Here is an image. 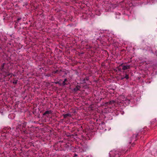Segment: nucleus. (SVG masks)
Returning a JSON list of instances; mask_svg holds the SVG:
<instances>
[{"label": "nucleus", "instance_id": "nucleus-14", "mask_svg": "<svg viewBox=\"0 0 157 157\" xmlns=\"http://www.w3.org/2000/svg\"><path fill=\"white\" fill-rule=\"evenodd\" d=\"M74 157H76V156H77V155L76 154H74Z\"/></svg>", "mask_w": 157, "mask_h": 157}, {"label": "nucleus", "instance_id": "nucleus-7", "mask_svg": "<svg viewBox=\"0 0 157 157\" xmlns=\"http://www.w3.org/2000/svg\"><path fill=\"white\" fill-rule=\"evenodd\" d=\"M124 78H125L126 79H128L129 78L128 75V74H125V76L124 77ZM123 78H122V79H123Z\"/></svg>", "mask_w": 157, "mask_h": 157}, {"label": "nucleus", "instance_id": "nucleus-11", "mask_svg": "<svg viewBox=\"0 0 157 157\" xmlns=\"http://www.w3.org/2000/svg\"><path fill=\"white\" fill-rule=\"evenodd\" d=\"M67 84L65 83V82H64V81L63 82V83H62V85L63 86Z\"/></svg>", "mask_w": 157, "mask_h": 157}, {"label": "nucleus", "instance_id": "nucleus-2", "mask_svg": "<svg viewBox=\"0 0 157 157\" xmlns=\"http://www.w3.org/2000/svg\"><path fill=\"white\" fill-rule=\"evenodd\" d=\"M124 151H122L121 152H119L118 151H116L114 153L115 155L113 156V157H119L121 155V153H123Z\"/></svg>", "mask_w": 157, "mask_h": 157}, {"label": "nucleus", "instance_id": "nucleus-13", "mask_svg": "<svg viewBox=\"0 0 157 157\" xmlns=\"http://www.w3.org/2000/svg\"><path fill=\"white\" fill-rule=\"evenodd\" d=\"M58 71V70H56L54 71H53V73L55 74L57 73Z\"/></svg>", "mask_w": 157, "mask_h": 157}, {"label": "nucleus", "instance_id": "nucleus-12", "mask_svg": "<svg viewBox=\"0 0 157 157\" xmlns=\"http://www.w3.org/2000/svg\"><path fill=\"white\" fill-rule=\"evenodd\" d=\"M88 80L89 79V78L88 77H86V78L84 79V80Z\"/></svg>", "mask_w": 157, "mask_h": 157}, {"label": "nucleus", "instance_id": "nucleus-3", "mask_svg": "<svg viewBox=\"0 0 157 157\" xmlns=\"http://www.w3.org/2000/svg\"><path fill=\"white\" fill-rule=\"evenodd\" d=\"M137 134H134L133 135L132 137V140H131V141L129 142V143L130 144L131 142H132V141L133 140H136V138L137 136Z\"/></svg>", "mask_w": 157, "mask_h": 157}, {"label": "nucleus", "instance_id": "nucleus-8", "mask_svg": "<svg viewBox=\"0 0 157 157\" xmlns=\"http://www.w3.org/2000/svg\"><path fill=\"white\" fill-rule=\"evenodd\" d=\"M4 63H3V64L2 65V66H1V71H2V69H3L4 68Z\"/></svg>", "mask_w": 157, "mask_h": 157}, {"label": "nucleus", "instance_id": "nucleus-4", "mask_svg": "<svg viewBox=\"0 0 157 157\" xmlns=\"http://www.w3.org/2000/svg\"><path fill=\"white\" fill-rule=\"evenodd\" d=\"M64 118H66L68 116L71 117V115L70 113H67L66 114H63V115Z\"/></svg>", "mask_w": 157, "mask_h": 157}, {"label": "nucleus", "instance_id": "nucleus-16", "mask_svg": "<svg viewBox=\"0 0 157 157\" xmlns=\"http://www.w3.org/2000/svg\"><path fill=\"white\" fill-rule=\"evenodd\" d=\"M21 19V18H18L17 19V21H18L19 20H20Z\"/></svg>", "mask_w": 157, "mask_h": 157}, {"label": "nucleus", "instance_id": "nucleus-1", "mask_svg": "<svg viewBox=\"0 0 157 157\" xmlns=\"http://www.w3.org/2000/svg\"><path fill=\"white\" fill-rule=\"evenodd\" d=\"M120 66H121L122 69L123 70H126L130 68V66L129 65H125V63H122L120 65Z\"/></svg>", "mask_w": 157, "mask_h": 157}, {"label": "nucleus", "instance_id": "nucleus-5", "mask_svg": "<svg viewBox=\"0 0 157 157\" xmlns=\"http://www.w3.org/2000/svg\"><path fill=\"white\" fill-rule=\"evenodd\" d=\"M80 88V86H77L75 88H74L73 89V90L75 92H76L78 90H79Z\"/></svg>", "mask_w": 157, "mask_h": 157}, {"label": "nucleus", "instance_id": "nucleus-17", "mask_svg": "<svg viewBox=\"0 0 157 157\" xmlns=\"http://www.w3.org/2000/svg\"><path fill=\"white\" fill-rule=\"evenodd\" d=\"M6 75V76H8V75H10V74H7Z\"/></svg>", "mask_w": 157, "mask_h": 157}, {"label": "nucleus", "instance_id": "nucleus-10", "mask_svg": "<svg viewBox=\"0 0 157 157\" xmlns=\"http://www.w3.org/2000/svg\"><path fill=\"white\" fill-rule=\"evenodd\" d=\"M115 102V101H109V104H112L113 103H114Z\"/></svg>", "mask_w": 157, "mask_h": 157}, {"label": "nucleus", "instance_id": "nucleus-15", "mask_svg": "<svg viewBox=\"0 0 157 157\" xmlns=\"http://www.w3.org/2000/svg\"><path fill=\"white\" fill-rule=\"evenodd\" d=\"M67 81V79L66 78H65L64 79V82H66Z\"/></svg>", "mask_w": 157, "mask_h": 157}, {"label": "nucleus", "instance_id": "nucleus-9", "mask_svg": "<svg viewBox=\"0 0 157 157\" xmlns=\"http://www.w3.org/2000/svg\"><path fill=\"white\" fill-rule=\"evenodd\" d=\"M13 83L14 84H16L17 83V80H14L13 82Z\"/></svg>", "mask_w": 157, "mask_h": 157}, {"label": "nucleus", "instance_id": "nucleus-6", "mask_svg": "<svg viewBox=\"0 0 157 157\" xmlns=\"http://www.w3.org/2000/svg\"><path fill=\"white\" fill-rule=\"evenodd\" d=\"M51 113V111H45V112L44 113V115H45L46 114H50Z\"/></svg>", "mask_w": 157, "mask_h": 157}]
</instances>
